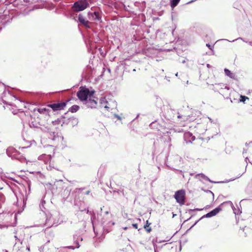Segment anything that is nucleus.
Listing matches in <instances>:
<instances>
[{
	"instance_id": "nucleus-1",
	"label": "nucleus",
	"mask_w": 252,
	"mask_h": 252,
	"mask_svg": "<svg viewBox=\"0 0 252 252\" xmlns=\"http://www.w3.org/2000/svg\"><path fill=\"white\" fill-rule=\"evenodd\" d=\"M94 93V91H90L88 88H80L79 91L77 93V96L81 101L84 102L88 98L93 97Z\"/></svg>"
},
{
	"instance_id": "nucleus-2",
	"label": "nucleus",
	"mask_w": 252,
	"mask_h": 252,
	"mask_svg": "<svg viewBox=\"0 0 252 252\" xmlns=\"http://www.w3.org/2000/svg\"><path fill=\"white\" fill-rule=\"evenodd\" d=\"M6 154L12 158L19 160L21 162H25L26 161V158L13 148H8L6 150Z\"/></svg>"
},
{
	"instance_id": "nucleus-3",
	"label": "nucleus",
	"mask_w": 252,
	"mask_h": 252,
	"mask_svg": "<svg viewBox=\"0 0 252 252\" xmlns=\"http://www.w3.org/2000/svg\"><path fill=\"white\" fill-rule=\"evenodd\" d=\"M90 2L91 0H79L74 3L72 8L75 12L83 11L89 6Z\"/></svg>"
},
{
	"instance_id": "nucleus-4",
	"label": "nucleus",
	"mask_w": 252,
	"mask_h": 252,
	"mask_svg": "<svg viewBox=\"0 0 252 252\" xmlns=\"http://www.w3.org/2000/svg\"><path fill=\"white\" fill-rule=\"evenodd\" d=\"M59 216L58 213L55 214H49L47 216V219L45 222V226L47 227H50L53 225L57 226L58 224H60L61 221H60L59 219H57L56 218Z\"/></svg>"
},
{
	"instance_id": "nucleus-5",
	"label": "nucleus",
	"mask_w": 252,
	"mask_h": 252,
	"mask_svg": "<svg viewBox=\"0 0 252 252\" xmlns=\"http://www.w3.org/2000/svg\"><path fill=\"white\" fill-rule=\"evenodd\" d=\"M112 215L109 214L108 211L105 212V215L103 217L101 220V224L104 228L105 227H110L114 224V222L111 220Z\"/></svg>"
},
{
	"instance_id": "nucleus-6",
	"label": "nucleus",
	"mask_w": 252,
	"mask_h": 252,
	"mask_svg": "<svg viewBox=\"0 0 252 252\" xmlns=\"http://www.w3.org/2000/svg\"><path fill=\"white\" fill-rule=\"evenodd\" d=\"M174 197L176 201L180 205H183L185 203V192L184 190L181 189L177 191L174 195Z\"/></svg>"
},
{
	"instance_id": "nucleus-7",
	"label": "nucleus",
	"mask_w": 252,
	"mask_h": 252,
	"mask_svg": "<svg viewBox=\"0 0 252 252\" xmlns=\"http://www.w3.org/2000/svg\"><path fill=\"white\" fill-rule=\"evenodd\" d=\"M66 102H62L50 104L48 106L51 108L54 111L63 110L66 105Z\"/></svg>"
},
{
	"instance_id": "nucleus-8",
	"label": "nucleus",
	"mask_w": 252,
	"mask_h": 252,
	"mask_svg": "<svg viewBox=\"0 0 252 252\" xmlns=\"http://www.w3.org/2000/svg\"><path fill=\"white\" fill-rule=\"evenodd\" d=\"M83 241V238L80 236H78L77 235H73V242L75 246H70L66 247V248L74 250L75 248H79L80 247V245H79V241Z\"/></svg>"
},
{
	"instance_id": "nucleus-9",
	"label": "nucleus",
	"mask_w": 252,
	"mask_h": 252,
	"mask_svg": "<svg viewBox=\"0 0 252 252\" xmlns=\"http://www.w3.org/2000/svg\"><path fill=\"white\" fill-rule=\"evenodd\" d=\"M93 97H90L89 99L86 100L83 104L86 105L87 108H95L97 106V100L92 98Z\"/></svg>"
},
{
	"instance_id": "nucleus-10",
	"label": "nucleus",
	"mask_w": 252,
	"mask_h": 252,
	"mask_svg": "<svg viewBox=\"0 0 252 252\" xmlns=\"http://www.w3.org/2000/svg\"><path fill=\"white\" fill-rule=\"evenodd\" d=\"M78 22H79L85 27L88 29L91 28V25L92 23L90 22L89 20H86L85 17L81 14L78 15Z\"/></svg>"
},
{
	"instance_id": "nucleus-11",
	"label": "nucleus",
	"mask_w": 252,
	"mask_h": 252,
	"mask_svg": "<svg viewBox=\"0 0 252 252\" xmlns=\"http://www.w3.org/2000/svg\"><path fill=\"white\" fill-rule=\"evenodd\" d=\"M88 18L90 21H100L101 20L99 12L96 11L88 12Z\"/></svg>"
},
{
	"instance_id": "nucleus-12",
	"label": "nucleus",
	"mask_w": 252,
	"mask_h": 252,
	"mask_svg": "<svg viewBox=\"0 0 252 252\" xmlns=\"http://www.w3.org/2000/svg\"><path fill=\"white\" fill-rule=\"evenodd\" d=\"M221 210V208L220 207V205L219 207H217L215 209L213 210L211 212H209L208 213L206 214V215L203 216L200 219L204 218H211L213 216H216L218 213H219Z\"/></svg>"
},
{
	"instance_id": "nucleus-13",
	"label": "nucleus",
	"mask_w": 252,
	"mask_h": 252,
	"mask_svg": "<svg viewBox=\"0 0 252 252\" xmlns=\"http://www.w3.org/2000/svg\"><path fill=\"white\" fill-rule=\"evenodd\" d=\"M184 139L187 143H191L195 140V136L189 132H186L184 134Z\"/></svg>"
},
{
	"instance_id": "nucleus-14",
	"label": "nucleus",
	"mask_w": 252,
	"mask_h": 252,
	"mask_svg": "<svg viewBox=\"0 0 252 252\" xmlns=\"http://www.w3.org/2000/svg\"><path fill=\"white\" fill-rule=\"evenodd\" d=\"M38 159L47 164L51 160V156L50 155L43 154L38 157Z\"/></svg>"
},
{
	"instance_id": "nucleus-15",
	"label": "nucleus",
	"mask_w": 252,
	"mask_h": 252,
	"mask_svg": "<svg viewBox=\"0 0 252 252\" xmlns=\"http://www.w3.org/2000/svg\"><path fill=\"white\" fill-rule=\"evenodd\" d=\"M100 103L102 106L104 107L107 110L110 108L109 106L108 105V102L105 97L101 98L100 100Z\"/></svg>"
},
{
	"instance_id": "nucleus-16",
	"label": "nucleus",
	"mask_w": 252,
	"mask_h": 252,
	"mask_svg": "<svg viewBox=\"0 0 252 252\" xmlns=\"http://www.w3.org/2000/svg\"><path fill=\"white\" fill-rule=\"evenodd\" d=\"M225 74L230 77V78L235 79V75L234 73L231 72L229 69L225 68L224 70Z\"/></svg>"
},
{
	"instance_id": "nucleus-17",
	"label": "nucleus",
	"mask_w": 252,
	"mask_h": 252,
	"mask_svg": "<svg viewBox=\"0 0 252 252\" xmlns=\"http://www.w3.org/2000/svg\"><path fill=\"white\" fill-rule=\"evenodd\" d=\"M47 169L48 170H52L53 169H56L59 170L58 169L55 167L54 162L52 161L51 160L49 162V165L47 166Z\"/></svg>"
},
{
	"instance_id": "nucleus-18",
	"label": "nucleus",
	"mask_w": 252,
	"mask_h": 252,
	"mask_svg": "<svg viewBox=\"0 0 252 252\" xmlns=\"http://www.w3.org/2000/svg\"><path fill=\"white\" fill-rule=\"evenodd\" d=\"M196 177H201V178L204 179H205L206 180H207V181H209L211 183H218V182L212 181L208 177L206 176L204 174H203L202 173L197 174L196 175Z\"/></svg>"
},
{
	"instance_id": "nucleus-19",
	"label": "nucleus",
	"mask_w": 252,
	"mask_h": 252,
	"mask_svg": "<svg viewBox=\"0 0 252 252\" xmlns=\"http://www.w3.org/2000/svg\"><path fill=\"white\" fill-rule=\"evenodd\" d=\"M79 109V106L77 105H74L72 106L69 109V111L72 113H75L77 112Z\"/></svg>"
},
{
	"instance_id": "nucleus-20",
	"label": "nucleus",
	"mask_w": 252,
	"mask_h": 252,
	"mask_svg": "<svg viewBox=\"0 0 252 252\" xmlns=\"http://www.w3.org/2000/svg\"><path fill=\"white\" fill-rule=\"evenodd\" d=\"M226 203H228L231 204V205L232 206V208L233 210V212L235 215H239L240 213H241L239 209H237L234 207L231 201H228V202H226Z\"/></svg>"
},
{
	"instance_id": "nucleus-21",
	"label": "nucleus",
	"mask_w": 252,
	"mask_h": 252,
	"mask_svg": "<svg viewBox=\"0 0 252 252\" xmlns=\"http://www.w3.org/2000/svg\"><path fill=\"white\" fill-rule=\"evenodd\" d=\"M180 0H170V5L172 8L177 5Z\"/></svg>"
},
{
	"instance_id": "nucleus-22",
	"label": "nucleus",
	"mask_w": 252,
	"mask_h": 252,
	"mask_svg": "<svg viewBox=\"0 0 252 252\" xmlns=\"http://www.w3.org/2000/svg\"><path fill=\"white\" fill-rule=\"evenodd\" d=\"M48 132L50 134L49 138H51L52 140H55L56 138L58 137V136H57V134L55 132H51L49 130V132Z\"/></svg>"
},
{
	"instance_id": "nucleus-23",
	"label": "nucleus",
	"mask_w": 252,
	"mask_h": 252,
	"mask_svg": "<svg viewBox=\"0 0 252 252\" xmlns=\"http://www.w3.org/2000/svg\"><path fill=\"white\" fill-rule=\"evenodd\" d=\"M150 224L151 223H149L148 220H147L146 224L144 226V228L148 232H150L151 231V228L149 227Z\"/></svg>"
},
{
	"instance_id": "nucleus-24",
	"label": "nucleus",
	"mask_w": 252,
	"mask_h": 252,
	"mask_svg": "<svg viewBox=\"0 0 252 252\" xmlns=\"http://www.w3.org/2000/svg\"><path fill=\"white\" fill-rule=\"evenodd\" d=\"M38 112L41 114H45L48 112V109L46 108H40L38 109Z\"/></svg>"
},
{
	"instance_id": "nucleus-25",
	"label": "nucleus",
	"mask_w": 252,
	"mask_h": 252,
	"mask_svg": "<svg viewBox=\"0 0 252 252\" xmlns=\"http://www.w3.org/2000/svg\"><path fill=\"white\" fill-rule=\"evenodd\" d=\"M63 184V181L62 180H60L56 181L54 183V186H58V185H61L62 186Z\"/></svg>"
},
{
	"instance_id": "nucleus-26",
	"label": "nucleus",
	"mask_w": 252,
	"mask_h": 252,
	"mask_svg": "<svg viewBox=\"0 0 252 252\" xmlns=\"http://www.w3.org/2000/svg\"><path fill=\"white\" fill-rule=\"evenodd\" d=\"M45 203V201L43 200L41 201V203L40 204V208L41 210V211L44 212V210L45 209V207L44 206V204Z\"/></svg>"
},
{
	"instance_id": "nucleus-27",
	"label": "nucleus",
	"mask_w": 252,
	"mask_h": 252,
	"mask_svg": "<svg viewBox=\"0 0 252 252\" xmlns=\"http://www.w3.org/2000/svg\"><path fill=\"white\" fill-rule=\"evenodd\" d=\"M238 39H241V40H243L244 42L248 43L249 44H250V45L252 46V41H245L244 39H243L241 37H239V38H237V39H236L235 40H233L232 41V42H233V41H235L236 40H238Z\"/></svg>"
},
{
	"instance_id": "nucleus-28",
	"label": "nucleus",
	"mask_w": 252,
	"mask_h": 252,
	"mask_svg": "<svg viewBox=\"0 0 252 252\" xmlns=\"http://www.w3.org/2000/svg\"><path fill=\"white\" fill-rule=\"evenodd\" d=\"M240 98H241L240 99V101L243 102H245L246 100L249 99L247 96H243V95H241Z\"/></svg>"
},
{
	"instance_id": "nucleus-29",
	"label": "nucleus",
	"mask_w": 252,
	"mask_h": 252,
	"mask_svg": "<svg viewBox=\"0 0 252 252\" xmlns=\"http://www.w3.org/2000/svg\"><path fill=\"white\" fill-rule=\"evenodd\" d=\"M40 129L42 131H43L44 132H49V130H50V128H48L47 126H43V127H40Z\"/></svg>"
},
{
	"instance_id": "nucleus-30",
	"label": "nucleus",
	"mask_w": 252,
	"mask_h": 252,
	"mask_svg": "<svg viewBox=\"0 0 252 252\" xmlns=\"http://www.w3.org/2000/svg\"><path fill=\"white\" fill-rule=\"evenodd\" d=\"M4 200V196L3 194L0 192V201H3Z\"/></svg>"
},
{
	"instance_id": "nucleus-31",
	"label": "nucleus",
	"mask_w": 252,
	"mask_h": 252,
	"mask_svg": "<svg viewBox=\"0 0 252 252\" xmlns=\"http://www.w3.org/2000/svg\"><path fill=\"white\" fill-rule=\"evenodd\" d=\"M61 123V120L58 119L57 121H53L54 125L60 124Z\"/></svg>"
},
{
	"instance_id": "nucleus-32",
	"label": "nucleus",
	"mask_w": 252,
	"mask_h": 252,
	"mask_svg": "<svg viewBox=\"0 0 252 252\" xmlns=\"http://www.w3.org/2000/svg\"><path fill=\"white\" fill-rule=\"evenodd\" d=\"M91 220H92V223H93V227H94V225L96 224V221H95V220H94V218L93 217H92Z\"/></svg>"
},
{
	"instance_id": "nucleus-33",
	"label": "nucleus",
	"mask_w": 252,
	"mask_h": 252,
	"mask_svg": "<svg viewBox=\"0 0 252 252\" xmlns=\"http://www.w3.org/2000/svg\"><path fill=\"white\" fill-rule=\"evenodd\" d=\"M24 243H25L26 244V250L28 252H30V245L29 244H26V243L24 242Z\"/></svg>"
},
{
	"instance_id": "nucleus-34",
	"label": "nucleus",
	"mask_w": 252,
	"mask_h": 252,
	"mask_svg": "<svg viewBox=\"0 0 252 252\" xmlns=\"http://www.w3.org/2000/svg\"><path fill=\"white\" fill-rule=\"evenodd\" d=\"M14 237L15 238L16 241L20 242L21 245H23L24 242L23 241H21L18 238L17 236H15Z\"/></svg>"
},
{
	"instance_id": "nucleus-35",
	"label": "nucleus",
	"mask_w": 252,
	"mask_h": 252,
	"mask_svg": "<svg viewBox=\"0 0 252 252\" xmlns=\"http://www.w3.org/2000/svg\"><path fill=\"white\" fill-rule=\"evenodd\" d=\"M132 226L133 227L135 228V229H137L138 228V225L136 223H133L132 224Z\"/></svg>"
},
{
	"instance_id": "nucleus-36",
	"label": "nucleus",
	"mask_w": 252,
	"mask_h": 252,
	"mask_svg": "<svg viewBox=\"0 0 252 252\" xmlns=\"http://www.w3.org/2000/svg\"><path fill=\"white\" fill-rule=\"evenodd\" d=\"M206 46L210 48V49L212 50V47L209 44H206Z\"/></svg>"
},
{
	"instance_id": "nucleus-37",
	"label": "nucleus",
	"mask_w": 252,
	"mask_h": 252,
	"mask_svg": "<svg viewBox=\"0 0 252 252\" xmlns=\"http://www.w3.org/2000/svg\"><path fill=\"white\" fill-rule=\"evenodd\" d=\"M120 191L122 193L123 195L124 196H125V194H124V190L123 189V190H120Z\"/></svg>"
},
{
	"instance_id": "nucleus-38",
	"label": "nucleus",
	"mask_w": 252,
	"mask_h": 252,
	"mask_svg": "<svg viewBox=\"0 0 252 252\" xmlns=\"http://www.w3.org/2000/svg\"><path fill=\"white\" fill-rule=\"evenodd\" d=\"M173 110L172 109H170V111H168V113H173Z\"/></svg>"
},
{
	"instance_id": "nucleus-39",
	"label": "nucleus",
	"mask_w": 252,
	"mask_h": 252,
	"mask_svg": "<svg viewBox=\"0 0 252 252\" xmlns=\"http://www.w3.org/2000/svg\"><path fill=\"white\" fill-rule=\"evenodd\" d=\"M224 89H227V90H229V88H228V87H227L226 86H225V87H224Z\"/></svg>"
},
{
	"instance_id": "nucleus-40",
	"label": "nucleus",
	"mask_w": 252,
	"mask_h": 252,
	"mask_svg": "<svg viewBox=\"0 0 252 252\" xmlns=\"http://www.w3.org/2000/svg\"><path fill=\"white\" fill-rule=\"evenodd\" d=\"M90 191L89 190H88V191H87L86 192V194H89L90 193Z\"/></svg>"
},
{
	"instance_id": "nucleus-41",
	"label": "nucleus",
	"mask_w": 252,
	"mask_h": 252,
	"mask_svg": "<svg viewBox=\"0 0 252 252\" xmlns=\"http://www.w3.org/2000/svg\"><path fill=\"white\" fill-rule=\"evenodd\" d=\"M1 88H2L3 89H5L4 86L2 84L1 85Z\"/></svg>"
},
{
	"instance_id": "nucleus-42",
	"label": "nucleus",
	"mask_w": 252,
	"mask_h": 252,
	"mask_svg": "<svg viewBox=\"0 0 252 252\" xmlns=\"http://www.w3.org/2000/svg\"><path fill=\"white\" fill-rule=\"evenodd\" d=\"M181 117H182V116H181V115H179L177 116L178 118H181Z\"/></svg>"
},
{
	"instance_id": "nucleus-43",
	"label": "nucleus",
	"mask_w": 252,
	"mask_h": 252,
	"mask_svg": "<svg viewBox=\"0 0 252 252\" xmlns=\"http://www.w3.org/2000/svg\"><path fill=\"white\" fill-rule=\"evenodd\" d=\"M199 220H197V221H196L194 224H193V225H195L199 221Z\"/></svg>"
},
{
	"instance_id": "nucleus-44",
	"label": "nucleus",
	"mask_w": 252,
	"mask_h": 252,
	"mask_svg": "<svg viewBox=\"0 0 252 252\" xmlns=\"http://www.w3.org/2000/svg\"><path fill=\"white\" fill-rule=\"evenodd\" d=\"M209 118L210 121L212 123V119L211 118Z\"/></svg>"
},
{
	"instance_id": "nucleus-45",
	"label": "nucleus",
	"mask_w": 252,
	"mask_h": 252,
	"mask_svg": "<svg viewBox=\"0 0 252 252\" xmlns=\"http://www.w3.org/2000/svg\"><path fill=\"white\" fill-rule=\"evenodd\" d=\"M175 75H176V76H177H177H178V72H177V73H176V74H175Z\"/></svg>"
},
{
	"instance_id": "nucleus-46",
	"label": "nucleus",
	"mask_w": 252,
	"mask_h": 252,
	"mask_svg": "<svg viewBox=\"0 0 252 252\" xmlns=\"http://www.w3.org/2000/svg\"><path fill=\"white\" fill-rule=\"evenodd\" d=\"M245 152H246V151H245V150L244 149V151H243V154H244Z\"/></svg>"
},
{
	"instance_id": "nucleus-47",
	"label": "nucleus",
	"mask_w": 252,
	"mask_h": 252,
	"mask_svg": "<svg viewBox=\"0 0 252 252\" xmlns=\"http://www.w3.org/2000/svg\"><path fill=\"white\" fill-rule=\"evenodd\" d=\"M207 67H209L210 65H209V64H207Z\"/></svg>"
},
{
	"instance_id": "nucleus-48",
	"label": "nucleus",
	"mask_w": 252,
	"mask_h": 252,
	"mask_svg": "<svg viewBox=\"0 0 252 252\" xmlns=\"http://www.w3.org/2000/svg\"><path fill=\"white\" fill-rule=\"evenodd\" d=\"M74 120H75V122H77V119H74Z\"/></svg>"
},
{
	"instance_id": "nucleus-49",
	"label": "nucleus",
	"mask_w": 252,
	"mask_h": 252,
	"mask_svg": "<svg viewBox=\"0 0 252 252\" xmlns=\"http://www.w3.org/2000/svg\"><path fill=\"white\" fill-rule=\"evenodd\" d=\"M197 210H198V211H200V210H202V209H196Z\"/></svg>"
},
{
	"instance_id": "nucleus-50",
	"label": "nucleus",
	"mask_w": 252,
	"mask_h": 252,
	"mask_svg": "<svg viewBox=\"0 0 252 252\" xmlns=\"http://www.w3.org/2000/svg\"><path fill=\"white\" fill-rule=\"evenodd\" d=\"M193 211V210L190 209V210H189V212H191V211Z\"/></svg>"
},
{
	"instance_id": "nucleus-51",
	"label": "nucleus",
	"mask_w": 252,
	"mask_h": 252,
	"mask_svg": "<svg viewBox=\"0 0 252 252\" xmlns=\"http://www.w3.org/2000/svg\"><path fill=\"white\" fill-rule=\"evenodd\" d=\"M182 63H185V60L183 61H182Z\"/></svg>"
},
{
	"instance_id": "nucleus-52",
	"label": "nucleus",
	"mask_w": 252,
	"mask_h": 252,
	"mask_svg": "<svg viewBox=\"0 0 252 252\" xmlns=\"http://www.w3.org/2000/svg\"><path fill=\"white\" fill-rule=\"evenodd\" d=\"M225 40L228 41V39H225Z\"/></svg>"
},
{
	"instance_id": "nucleus-53",
	"label": "nucleus",
	"mask_w": 252,
	"mask_h": 252,
	"mask_svg": "<svg viewBox=\"0 0 252 252\" xmlns=\"http://www.w3.org/2000/svg\"><path fill=\"white\" fill-rule=\"evenodd\" d=\"M225 40L228 41V39H225Z\"/></svg>"
},
{
	"instance_id": "nucleus-54",
	"label": "nucleus",
	"mask_w": 252,
	"mask_h": 252,
	"mask_svg": "<svg viewBox=\"0 0 252 252\" xmlns=\"http://www.w3.org/2000/svg\"><path fill=\"white\" fill-rule=\"evenodd\" d=\"M155 252H157L156 250L155 249Z\"/></svg>"
}]
</instances>
